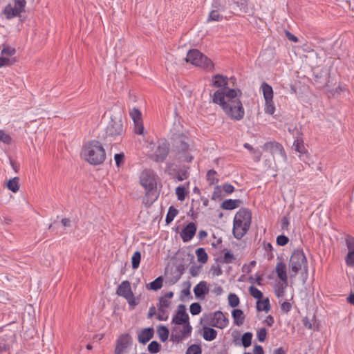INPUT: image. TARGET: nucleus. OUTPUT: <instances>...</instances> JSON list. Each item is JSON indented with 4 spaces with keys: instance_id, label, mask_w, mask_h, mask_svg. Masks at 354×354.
I'll return each mask as SVG.
<instances>
[{
    "instance_id": "nucleus-15",
    "label": "nucleus",
    "mask_w": 354,
    "mask_h": 354,
    "mask_svg": "<svg viewBox=\"0 0 354 354\" xmlns=\"http://www.w3.org/2000/svg\"><path fill=\"white\" fill-rule=\"evenodd\" d=\"M250 225L242 223L241 221L236 219L233 221L232 233L234 236L237 239H241L245 234L248 232Z\"/></svg>"
},
{
    "instance_id": "nucleus-57",
    "label": "nucleus",
    "mask_w": 354,
    "mask_h": 354,
    "mask_svg": "<svg viewBox=\"0 0 354 354\" xmlns=\"http://www.w3.org/2000/svg\"><path fill=\"white\" fill-rule=\"evenodd\" d=\"M0 142L10 145L12 142V138L8 134L5 133L4 131L0 130Z\"/></svg>"
},
{
    "instance_id": "nucleus-11",
    "label": "nucleus",
    "mask_w": 354,
    "mask_h": 354,
    "mask_svg": "<svg viewBox=\"0 0 354 354\" xmlns=\"http://www.w3.org/2000/svg\"><path fill=\"white\" fill-rule=\"evenodd\" d=\"M263 149L274 156L279 155L284 161L287 160L285 149L281 144L275 141L267 142L263 145Z\"/></svg>"
},
{
    "instance_id": "nucleus-39",
    "label": "nucleus",
    "mask_w": 354,
    "mask_h": 354,
    "mask_svg": "<svg viewBox=\"0 0 354 354\" xmlns=\"http://www.w3.org/2000/svg\"><path fill=\"white\" fill-rule=\"evenodd\" d=\"M157 198V192L153 194H147V192L145 196L142 198V203L147 206H150Z\"/></svg>"
},
{
    "instance_id": "nucleus-33",
    "label": "nucleus",
    "mask_w": 354,
    "mask_h": 354,
    "mask_svg": "<svg viewBox=\"0 0 354 354\" xmlns=\"http://www.w3.org/2000/svg\"><path fill=\"white\" fill-rule=\"evenodd\" d=\"M253 335L251 332H246L243 334L241 339V345L245 348L249 347L252 344Z\"/></svg>"
},
{
    "instance_id": "nucleus-17",
    "label": "nucleus",
    "mask_w": 354,
    "mask_h": 354,
    "mask_svg": "<svg viewBox=\"0 0 354 354\" xmlns=\"http://www.w3.org/2000/svg\"><path fill=\"white\" fill-rule=\"evenodd\" d=\"M212 85L216 88H218V90L221 91H227V89H232L228 87V78L226 76H224L221 74H216L212 77Z\"/></svg>"
},
{
    "instance_id": "nucleus-4",
    "label": "nucleus",
    "mask_w": 354,
    "mask_h": 354,
    "mask_svg": "<svg viewBox=\"0 0 354 354\" xmlns=\"http://www.w3.org/2000/svg\"><path fill=\"white\" fill-rule=\"evenodd\" d=\"M103 145V142L100 140H91L85 144L82 150L84 159L93 165L103 163L106 159V152Z\"/></svg>"
},
{
    "instance_id": "nucleus-53",
    "label": "nucleus",
    "mask_w": 354,
    "mask_h": 354,
    "mask_svg": "<svg viewBox=\"0 0 354 354\" xmlns=\"http://www.w3.org/2000/svg\"><path fill=\"white\" fill-rule=\"evenodd\" d=\"M293 146L295 147V151H298L299 153L301 154H304L306 153V149L302 141H299V140H295Z\"/></svg>"
},
{
    "instance_id": "nucleus-61",
    "label": "nucleus",
    "mask_w": 354,
    "mask_h": 354,
    "mask_svg": "<svg viewBox=\"0 0 354 354\" xmlns=\"http://www.w3.org/2000/svg\"><path fill=\"white\" fill-rule=\"evenodd\" d=\"M131 310L134 309V308L138 304V301L136 299L133 293L128 296V299H126Z\"/></svg>"
},
{
    "instance_id": "nucleus-42",
    "label": "nucleus",
    "mask_w": 354,
    "mask_h": 354,
    "mask_svg": "<svg viewBox=\"0 0 354 354\" xmlns=\"http://www.w3.org/2000/svg\"><path fill=\"white\" fill-rule=\"evenodd\" d=\"M160 349L161 345L156 340L151 342L147 346L148 351L152 354L158 353Z\"/></svg>"
},
{
    "instance_id": "nucleus-6",
    "label": "nucleus",
    "mask_w": 354,
    "mask_h": 354,
    "mask_svg": "<svg viewBox=\"0 0 354 354\" xmlns=\"http://www.w3.org/2000/svg\"><path fill=\"white\" fill-rule=\"evenodd\" d=\"M187 62L202 67L207 71H211L214 68V64L207 56L201 53L198 49H191L188 51L186 57Z\"/></svg>"
},
{
    "instance_id": "nucleus-19",
    "label": "nucleus",
    "mask_w": 354,
    "mask_h": 354,
    "mask_svg": "<svg viewBox=\"0 0 354 354\" xmlns=\"http://www.w3.org/2000/svg\"><path fill=\"white\" fill-rule=\"evenodd\" d=\"M234 219L239 220L242 223L250 225L252 223V212L249 209L242 207L236 212Z\"/></svg>"
},
{
    "instance_id": "nucleus-45",
    "label": "nucleus",
    "mask_w": 354,
    "mask_h": 354,
    "mask_svg": "<svg viewBox=\"0 0 354 354\" xmlns=\"http://www.w3.org/2000/svg\"><path fill=\"white\" fill-rule=\"evenodd\" d=\"M249 292L254 298L258 300H260L263 298L262 292L254 286H251L249 288Z\"/></svg>"
},
{
    "instance_id": "nucleus-52",
    "label": "nucleus",
    "mask_w": 354,
    "mask_h": 354,
    "mask_svg": "<svg viewBox=\"0 0 354 354\" xmlns=\"http://www.w3.org/2000/svg\"><path fill=\"white\" fill-rule=\"evenodd\" d=\"M257 339L260 342H264L267 337V329L266 328H261L257 333Z\"/></svg>"
},
{
    "instance_id": "nucleus-28",
    "label": "nucleus",
    "mask_w": 354,
    "mask_h": 354,
    "mask_svg": "<svg viewBox=\"0 0 354 354\" xmlns=\"http://www.w3.org/2000/svg\"><path fill=\"white\" fill-rule=\"evenodd\" d=\"M163 286V278L160 276L157 277L155 280L150 282L149 283L146 285V287L148 290H151L153 291H157L160 290Z\"/></svg>"
},
{
    "instance_id": "nucleus-50",
    "label": "nucleus",
    "mask_w": 354,
    "mask_h": 354,
    "mask_svg": "<svg viewBox=\"0 0 354 354\" xmlns=\"http://www.w3.org/2000/svg\"><path fill=\"white\" fill-rule=\"evenodd\" d=\"M216 171L214 169H210L207 173V180L209 182L210 185L217 183L218 180L214 177Z\"/></svg>"
},
{
    "instance_id": "nucleus-54",
    "label": "nucleus",
    "mask_w": 354,
    "mask_h": 354,
    "mask_svg": "<svg viewBox=\"0 0 354 354\" xmlns=\"http://www.w3.org/2000/svg\"><path fill=\"white\" fill-rule=\"evenodd\" d=\"M289 242V238L284 234L279 235L277 237L276 243L279 246H284Z\"/></svg>"
},
{
    "instance_id": "nucleus-12",
    "label": "nucleus",
    "mask_w": 354,
    "mask_h": 354,
    "mask_svg": "<svg viewBox=\"0 0 354 354\" xmlns=\"http://www.w3.org/2000/svg\"><path fill=\"white\" fill-rule=\"evenodd\" d=\"M169 152V144L165 140L159 143L153 154V160L156 162H163Z\"/></svg>"
},
{
    "instance_id": "nucleus-35",
    "label": "nucleus",
    "mask_w": 354,
    "mask_h": 354,
    "mask_svg": "<svg viewBox=\"0 0 354 354\" xmlns=\"http://www.w3.org/2000/svg\"><path fill=\"white\" fill-rule=\"evenodd\" d=\"M189 167L183 166L181 168L178 169L176 176V178L178 181H183L189 177V173L187 171Z\"/></svg>"
},
{
    "instance_id": "nucleus-10",
    "label": "nucleus",
    "mask_w": 354,
    "mask_h": 354,
    "mask_svg": "<svg viewBox=\"0 0 354 354\" xmlns=\"http://www.w3.org/2000/svg\"><path fill=\"white\" fill-rule=\"evenodd\" d=\"M171 323L176 325L191 326L189 324V317L186 312V307L184 304L178 306L176 314L172 318Z\"/></svg>"
},
{
    "instance_id": "nucleus-5",
    "label": "nucleus",
    "mask_w": 354,
    "mask_h": 354,
    "mask_svg": "<svg viewBox=\"0 0 354 354\" xmlns=\"http://www.w3.org/2000/svg\"><path fill=\"white\" fill-rule=\"evenodd\" d=\"M290 276L295 278L301 269L307 273L308 267L306 257L302 250H295L289 261Z\"/></svg>"
},
{
    "instance_id": "nucleus-14",
    "label": "nucleus",
    "mask_w": 354,
    "mask_h": 354,
    "mask_svg": "<svg viewBox=\"0 0 354 354\" xmlns=\"http://www.w3.org/2000/svg\"><path fill=\"white\" fill-rule=\"evenodd\" d=\"M208 324L213 327L224 328L228 324V319L221 311L218 310L213 313Z\"/></svg>"
},
{
    "instance_id": "nucleus-3",
    "label": "nucleus",
    "mask_w": 354,
    "mask_h": 354,
    "mask_svg": "<svg viewBox=\"0 0 354 354\" xmlns=\"http://www.w3.org/2000/svg\"><path fill=\"white\" fill-rule=\"evenodd\" d=\"M172 140L174 151L178 158L183 162H191L194 158L192 153L195 149L191 145L190 138L181 133L174 136Z\"/></svg>"
},
{
    "instance_id": "nucleus-9",
    "label": "nucleus",
    "mask_w": 354,
    "mask_h": 354,
    "mask_svg": "<svg viewBox=\"0 0 354 354\" xmlns=\"http://www.w3.org/2000/svg\"><path fill=\"white\" fill-rule=\"evenodd\" d=\"M132 337L129 333H124L116 340L115 354H128L129 348L132 344Z\"/></svg>"
},
{
    "instance_id": "nucleus-25",
    "label": "nucleus",
    "mask_w": 354,
    "mask_h": 354,
    "mask_svg": "<svg viewBox=\"0 0 354 354\" xmlns=\"http://www.w3.org/2000/svg\"><path fill=\"white\" fill-rule=\"evenodd\" d=\"M232 316L234 319V323L236 326H241L245 320V315L242 310L236 308L234 309L232 312Z\"/></svg>"
},
{
    "instance_id": "nucleus-40",
    "label": "nucleus",
    "mask_w": 354,
    "mask_h": 354,
    "mask_svg": "<svg viewBox=\"0 0 354 354\" xmlns=\"http://www.w3.org/2000/svg\"><path fill=\"white\" fill-rule=\"evenodd\" d=\"M1 53L3 56L10 57L16 53V49L9 45L3 44Z\"/></svg>"
},
{
    "instance_id": "nucleus-1",
    "label": "nucleus",
    "mask_w": 354,
    "mask_h": 354,
    "mask_svg": "<svg viewBox=\"0 0 354 354\" xmlns=\"http://www.w3.org/2000/svg\"><path fill=\"white\" fill-rule=\"evenodd\" d=\"M242 91L239 88L217 90L212 95L214 104L219 105L224 113L234 121L241 120L245 115V109L240 100Z\"/></svg>"
},
{
    "instance_id": "nucleus-8",
    "label": "nucleus",
    "mask_w": 354,
    "mask_h": 354,
    "mask_svg": "<svg viewBox=\"0 0 354 354\" xmlns=\"http://www.w3.org/2000/svg\"><path fill=\"white\" fill-rule=\"evenodd\" d=\"M140 185L145 189L147 194H153L156 191V182L149 171H142L140 176Z\"/></svg>"
},
{
    "instance_id": "nucleus-36",
    "label": "nucleus",
    "mask_w": 354,
    "mask_h": 354,
    "mask_svg": "<svg viewBox=\"0 0 354 354\" xmlns=\"http://www.w3.org/2000/svg\"><path fill=\"white\" fill-rule=\"evenodd\" d=\"M7 187L12 192H17L19 189V178L15 177L12 179H10L7 183Z\"/></svg>"
},
{
    "instance_id": "nucleus-2",
    "label": "nucleus",
    "mask_w": 354,
    "mask_h": 354,
    "mask_svg": "<svg viewBox=\"0 0 354 354\" xmlns=\"http://www.w3.org/2000/svg\"><path fill=\"white\" fill-rule=\"evenodd\" d=\"M126 127L121 116L111 117L104 131L99 136V139L106 147H111L120 142L125 134Z\"/></svg>"
},
{
    "instance_id": "nucleus-64",
    "label": "nucleus",
    "mask_w": 354,
    "mask_h": 354,
    "mask_svg": "<svg viewBox=\"0 0 354 354\" xmlns=\"http://www.w3.org/2000/svg\"><path fill=\"white\" fill-rule=\"evenodd\" d=\"M222 189L226 194H230L234 191V187L230 183H225L223 184Z\"/></svg>"
},
{
    "instance_id": "nucleus-24",
    "label": "nucleus",
    "mask_w": 354,
    "mask_h": 354,
    "mask_svg": "<svg viewBox=\"0 0 354 354\" xmlns=\"http://www.w3.org/2000/svg\"><path fill=\"white\" fill-rule=\"evenodd\" d=\"M275 270L279 279L283 282L287 283L288 277L286 271V264L283 261L278 262L277 263Z\"/></svg>"
},
{
    "instance_id": "nucleus-58",
    "label": "nucleus",
    "mask_w": 354,
    "mask_h": 354,
    "mask_svg": "<svg viewBox=\"0 0 354 354\" xmlns=\"http://www.w3.org/2000/svg\"><path fill=\"white\" fill-rule=\"evenodd\" d=\"M345 241L348 252H354V238L351 235H347Z\"/></svg>"
},
{
    "instance_id": "nucleus-49",
    "label": "nucleus",
    "mask_w": 354,
    "mask_h": 354,
    "mask_svg": "<svg viewBox=\"0 0 354 354\" xmlns=\"http://www.w3.org/2000/svg\"><path fill=\"white\" fill-rule=\"evenodd\" d=\"M176 194L178 200L183 201L185 199L186 192L183 186H178L176 188Z\"/></svg>"
},
{
    "instance_id": "nucleus-20",
    "label": "nucleus",
    "mask_w": 354,
    "mask_h": 354,
    "mask_svg": "<svg viewBox=\"0 0 354 354\" xmlns=\"http://www.w3.org/2000/svg\"><path fill=\"white\" fill-rule=\"evenodd\" d=\"M230 6L237 14L247 13L248 11V0H232Z\"/></svg>"
},
{
    "instance_id": "nucleus-63",
    "label": "nucleus",
    "mask_w": 354,
    "mask_h": 354,
    "mask_svg": "<svg viewBox=\"0 0 354 354\" xmlns=\"http://www.w3.org/2000/svg\"><path fill=\"white\" fill-rule=\"evenodd\" d=\"M124 155L123 153H115L114 156V160L118 167H120L124 162Z\"/></svg>"
},
{
    "instance_id": "nucleus-59",
    "label": "nucleus",
    "mask_w": 354,
    "mask_h": 354,
    "mask_svg": "<svg viewBox=\"0 0 354 354\" xmlns=\"http://www.w3.org/2000/svg\"><path fill=\"white\" fill-rule=\"evenodd\" d=\"M345 261L348 267L354 266V252H348L346 256Z\"/></svg>"
},
{
    "instance_id": "nucleus-32",
    "label": "nucleus",
    "mask_w": 354,
    "mask_h": 354,
    "mask_svg": "<svg viewBox=\"0 0 354 354\" xmlns=\"http://www.w3.org/2000/svg\"><path fill=\"white\" fill-rule=\"evenodd\" d=\"M223 19V16L216 10H211L207 18V22L209 23L212 21H221Z\"/></svg>"
},
{
    "instance_id": "nucleus-27",
    "label": "nucleus",
    "mask_w": 354,
    "mask_h": 354,
    "mask_svg": "<svg viewBox=\"0 0 354 354\" xmlns=\"http://www.w3.org/2000/svg\"><path fill=\"white\" fill-rule=\"evenodd\" d=\"M217 331L210 327L205 326L203 328V337L206 341H212L216 338Z\"/></svg>"
},
{
    "instance_id": "nucleus-51",
    "label": "nucleus",
    "mask_w": 354,
    "mask_h": 354,
    "mask_svg": "<svg viewBox=\"0 0 354 354\" xmlns=\"http://www.w3.org/2000/svg\"><path fill=\"white\" fill-rule=\"evenodd\" d=\"M171 301L163 297H160L157 304L158 308H168L170 307Z\"/></svg>"
},
{
    "instance_id": "nucleus-18",
    "label": "nucleus",
    "mask_w": 354,
    "mask_h": 354,
    "mask_svg": "<svg viewBox=\"0 0 354 354\" xmlns=\"http://www.w3.org/2000/svg\"><path fill=\"white\" fill-rule=\"evenodd\" d=\"M153 335L154 329L152 327L143 328L138 333V342L145 344L153 338Z\"/></svg>"
},
{
    "instance_id": "nucleus-29",
    "label": "nucleus",
    "mask_w": 354,
    "mask_h": 354,
    "mask_svg": "<svg viewBox=\"0 0 354 354\" xmlns=\"http://www.w3.org/2000/svg\"><path fill=\"white\" fill-rule=\"evenodd\" d=\"M157 333L160 341L165 342L168 339L169 330L167 326L164 325H160L157 328Z\"/></svg>"
},
{
    "instance_id": "nucleus-21",
    "label": "nucleus",
    "mask_w": 354,
    "mask_h": 354,
    "mask_svg": "<svg viewBox=\"0 0 354 354\" xmlns=\"http://www.w3.org/2000/svg\"><path fill=\"white\" fill-rule=\"evenodd\" d=\"M133 293L131 288V283L129 281H123L118 287L116 294L124 299H128V296Z\"/></svg>"
},
{
    "instance_id": "nucleus-56",
    "label": "nucleus",
    "mask_w": 354,
    "mask_h": 354,
    "mask_svg": "<svg viewBox=\"0 0 354 354\" xmlns=\"http://www.w3.org/2000/svg\"><path fill=\"white\" fill-rule=\"evenodd\" d=\"M157 319L160 321H166L168 319V313L166 308H158Z\"/></svg>"
},
{
    "instance_id": "nucleus-38",
    "label": "nucleus",
    "mask_w": 354,
    "mask_h": 354,
    "mask_svg": "<svg viewBox=\"0 0 354 354\" xmlns=\"http://www.w3.org/2000/svg\"><path fill=\"white\" fill-rule=\"evenodd\" d=\"M141 260V253L140 251H136L131 257L132 268L136 270L139 268Z\"/></svg>"
},
{
    "instance_id": "nucleus-7",
    "label": "nucleus",
    "mask_w": 354,
    "mask_h": 354,
    "mask_svg": "<svg viewBox=\"0 0 354 354\" xmlns=\"http://www.w3.org/2000/svg\"><path fill=\"white\" fill-rule=\"evenodd\" d=\"M26 5V0H12V3H8L3 9L2 15L8 20L20 17L25 12Z\"/></svg>"
},
{
    "instance_id": "nucleus-44",
    "label": "nucleus",
    "mask_w": 354,
    "mask_h": 354,
    "mask_svg": "<svg viewBox=\"0 0 354 354\" xmlns=\"http://www.w3.org/2000/svg\"><path fill=\"white\" fill-rule=\"evenodd\" d=\"M130 116L132 118L134 123L142 121L141 112L136 108H133L130 111Z\"/></svg>"
},
{
    "instance_id": "nucleus-47",
    "label": "nucleus",
    "mask_w": 354,
    "mask_h": 354,
    "mask_svg": "<svg viewBox=\"0 0 354 354\" xmlns=\"http://www.w3.org/2000/svg\"><path fill=\"white\" fill-rule=\"evenodd\" d=\"M189 310L192 315H197L201 313L202 308L199 303L194 302L190 305Z\"/></svg>"
},
{
    "instance_id": "nucleus-62",
    "label": "nucleus",
    "mask_w": 354,
    "mask_h": 354,
    "mask_svg": "<svg viewBox=\"0 0 354 354\" xmlns=\"http://www.w3.org/2000/svg\"><path fill=\"white\" fill-rule=\"evenodd\" d=\"M10 346L6 343L3 339H0V354H6L9 351Z\"/></svg>"
},
{
    "instance_id": "nucleus-55",
    "label": "nucleus",
    "mask_w": 354,
    "mask_h": 354,
    "mask_svg": "<svg viewBox=\"0 0 354 354\" xmlns=\"http://www.w3.org/2000/svg\"><path fill=\"white\" fill-rule=\"evenodd\" d=\"M202 349L199 345L192 344L187 349V354H201Z\"/></svg>"
},
{
    "instance_id": "nucleus-37",
    "label": "nucleus",
    "mask_w": 354,
    "mask_h": 354,
    "mask_svg": "<svg viewBox=\"0 0 354 354\" xmlns=\"http://www.w3.org/2000/svg\"><path fill=\"white\" fill-rule=\"evenodd\" d=\"M235 259L234 256L230 250H227L223 257L219 259H216V261H219L221 263H232L233 261Z\"/></svg>"
},
{
    "instance_id": "nucleus-34",
    "label": "nucleus",
    "mask_w": 354,
    "mask_h": 354,
    "mask_svg": "<svg viewBox=\"0 0 354 354\" xmlns=\"http://www.w3.org/2000/svg\"><path fill=\"white\" fill-rule=\"evenodd\" d=\"M178 211L173 206H170L168 209L167 214L165 218V223L167 224L171 223L174 218L177 216Z\"/></svg>"
},
{
    "instance_id": "nucleus-60",
    "label": "nucleus",
    "mask_w": 354,
    "mask_h": 354,
    "mask_svg": "<svg viewBox=\"0 0 354 354\" xmlns=\"http://www.w3.org/2000/svg\"><path fill=\"white\" fill-rule=\"evenodd\" d=\"M222 198V189L221 186H216L214 188V192L212 196V200H221Z\"/></svg>"
},
{
    "instance_id": "nucleus-26",
    "label": "nucleus",
    "mask_w": 354,
    "mask_h": 354,
    "mask_svg": "<svg viewBox=\"0 0 354 354\" xmlns=\"http://www.w3.org/2000/svg\"><path fill=\"white\" fill-rule=\"evenodd\" d=\"M261 88L265 101H271L273 99V89L272 86L264 82L261 84Z\"/></svg>"
},
{
    "instance_id": "nucleus-43",
    "label": "nucleus",
    "mask_w": 354,
    "mask_h": 354,
    "mask_svg": "<svg viewBox=\"0 0 354 354\" xmlns=\"http://www.w3.org/2000/svg\"><path fill=\"white\" fill-rule=\"evenodd\" d=\"M228 303L232 308L238 306L240 303L239 297L234 293H230L228 295Z\"/></svg>"
},
{
    "instance_id": "nucleus-23",
    "label": "nucleus",
    "mask_w": 354,
    "mask_h": 354,
    "mask_svg": "<svg viewBox=\"0 0 354 354\" xmlns=\"http://www.w3.org/2000/svg\"><path fill=\"white\" fill-rule=\"evenodd\" d=\"M243 201L240 199H226L221 203V207L225 210H232L239 207Z\"/></svg>"
},
{
    "instance_id": "nucleus-46",
    "label": "nucleus",
    "mask_w": 354,
    "mask_h": 354,
    "mask_svg": "<svg viewBox=\"0 0 354 354\" xmlns=\"http://www.w3.org/2000/svg\"><path fill=\"white\" fill-rule=\"evenodd\" d=\"M212 10L218 12H223L225 10V6L220 0H213L212 3Z\"/></svg>"
},
{
    "instance_id": "nucleus-16",
    "label": "nucleus",
    "mask_w": 354,
    "mask_h": 354,
    "mask_svg": "<svg viewBox=\"0 0 354 354\" xmlns=\"http://www.w3.org/2000/svg\"><path fill=\"white\" fill-rule=\"evenodd\" d=\"M196 225L193 223H189L181 231L180 237L184 243L189 242L195 236L196 232Z\"/></svg>"
},
{
    "instance_id": "nucleus-48",
    "label": "nucleus",
    "mask_w": 354,
    "mask_h": 354,
    "mask_svg": "<svg viewBox=\"0 0 354 354\" xmlns=\"http://www.w3.org/2000/svg\"><path fill=\"white\" fill-rule=\"evenodd\" d=\"M275 111V106L273 100L265 101V112L268 114L272 115Z\"/></svg>"
},
{
    "instance_id": "nucleus-31",
    "label": "nucleus",
    "mask_w": 354,
    "mask_h": 354,
    "mask_svg": "<svg viewBox=\"0 0 354 354\" xmlns=\"http://www.w3.org/2000/svg\"><path fill=\"white\" fill-rule=\"evenodd\" d=\"M196 254L197 260L199 263H205L208 260V255L203 248H199L196 250Z\"/></svg>"
},
{
    "instance_id": "nucleus-41",
    "label": "nucleus",
    "mask_w": 354,
    "mask_h": 354,
    "mask_svg": "<svg viewBox=\"0 0 354 354\" xmlns=\"http://www.w3.org/2000/svg\"><path fill=\"white\" fill-rule=\"evenodd\" d=\"M16 62V58L12 57L10 58L8 57H5L1 55L0 57V68L3 66H10L13 65Z\"/></svg>"
},
{
    "instance_id": "nucleus-22",
    "label": "nucleus",
    "mask_w": 354,
    "mask_h": 354,
    "mask_svg": "<svg viewBox=\"0 0 354 354\" xmlns=\"http://www.w3.org/2000/svg\"><path fill=\"white\" fill-rule=\"evenodd\" d=\"M209 290L207 287V283L205 281H200L194 288V292L196 298L204 299L205 295L208 294Z\"/></svg>"
},
{
    "instance_id": "nucleus-30",
    "label": "nucleus",
    "mask_w": 354,
    "mask_h": 354,
    "mask_svg": "<svg viewBox=\"0 0 354 354\" xmlns=\"http://www.w3.org/2000/svg\"><path fill=\"white\" fill-rule=\"evenodd\" d=\"M270 304L268 298H266L262 301L259 300L257 302V310L258 311H265L268 313L270 310Z\"/></svg>"
},
{
    "instance_id": "nucleus-13",
    "label": "nucleus",
    "mask_w": 354,
    "mask_h": 354,
    "mask_svg": "<svg viewBox=\"0 0 354 354\" xmlns=\"http://www.w3.org/2000/svg\"><path fill=\"white\" fill-rule=\"evenodd\" d=\"M192 330V326H185L183 327L181 331H177L176 328H174L171 334V341L176 343L182 342L184 339L191 335Z\"/></svg>"
}]
</instances>
